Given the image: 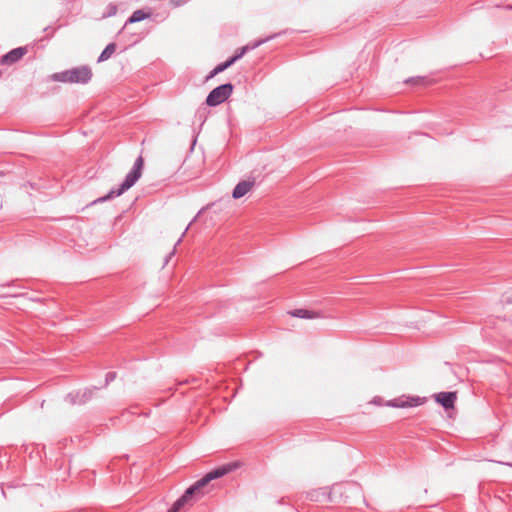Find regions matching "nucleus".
Instances as JSON below:
<instances>
[{
	"label": "nucleus",
	"instance_id": "5",
	"mask_svg": "<svg viewBox=\"0 0 512 512\" xmlns=\"http://www.w3.org/2000/svg\"><path fill=\"white\" fill-rule=\"evenodd\" d=\"M94 391L95 388H86L84 390L71 392L66 396V400L72 405H82L88 402L93 397Z\"/></svg>",
	"mask_w": 512,
	"mask_h": 512
},
{
	"label": "nucleus",
	"instance_id": "3",
	"mask_svg": "<svg viewBox=\"0 0 512 512\" xmlns=\"http://www.w3.org/2000/svg\"><path fill=\"white\" fill-rule=\"evenodd\" d=\"M92 78V70L89 66L83 65L65 70L53 75V79L59 82L86 84Z\"/></svg>",
	"mask_w": 512,
	"mask_h": 512
},
{
	"label": "nucleus",
	"instance_id": "12",
	"mask_svg": "<svg viewBox=\"0 0 512 512\" xmlns=\"http://www.w3.org/2000/svg\"><path fill=\"white\" fill-rule=\"evenodd\" d=\"M277 35H278V34H274V35H271V36L266 37V38H264V39L256 40V41H254V42H252V43H249V44H247V45H245V46H246V48L248 49V51L253 50V49H255V48L259 47L260 45H262V44H264V43L268 42L269 40H271V39L275 38Z\"/></svg>",
	"mask_w": 512,
	"mask_h": 512
},
{
	"label": "nucleus",
	"instance_id": "20",
	"mask_svg": "<svg viewBox=\"0 0 512 512\" xmlns=\"http://www.w3.org/2000/svg\"><path fill=\"white\" fill-rule=\"evenodd\" d=\"M174 254V251H172L171 253H169V255L167 256L166 258V263H168L169 259L172 257V255Z\"/></svg>",
	"mask_w": 512,
	"mask_h": 512
},
{
	"label": "nucleus",
	"instance_id": "18",
	"mask_svg": "<svg viewBox=\"0 0 512 512\" xmlns=\"http://www.w3.org/2000/svg\"><path fill=\"white\" fill-rule=\"evenodd\" d=\"M504 302L507 304H512V295L511 296L507 295L504 299Z\"/></svg>",
	"mask_w": 512,
	"mask_h": 512
},
{
	"label": "nucleus",
	"instance_id": "4",
	"mask_svg": "<svg viewBox=\"0 0 512 512\" xmlns=\"http://www.w3.org/2000/svg\"><path fill=\"white\" fill-rule=\"evenodd\" d=\"M234 86L231 83L222 84L214 88L206 98V104L215 107L225 102L232 94Z\"/></svg>",
	"mask_w": 512,
	"mask_h": 512
},
{
	"label": "nucleus",
	"instance_id": "11",
	"mask_svg": "<svg viewBox=\"0 0 512 512\" xmlns=\"http://www.w3.org/2000/svg\"><path fill=\"white\" fill-rule=\"evenodd\" d=\"M147 14L143 10H136L133 14L128 18L127 23H136L140 22L147 18Z\"/></svg>",
	"mask_w": 512,
	"mask_h": 512
},
{
	"label": "nucleus",
	"instance_id": "15",
	"mask_svg": "<svg viewBox=\"0 0 512 512\" xmlns=\"http://www.w3.org/2000/svg\"><path fill=\"white\" fill-rule=\"evenodd\" d=\"M407 83L411 82L413 84H418V83H426L427 80L425 77H416V78H410L406 81Z\"/></svg>",
	"mask_w": 512,
	"mask_h": 512
},
{
	"label": "nucleus",
	"instance_id": "13",
	"mask_svg": "<svg viewBox=\"0 0 512 512\" xmlns=\"http://www.w3.org/2000/svg\"><path fill=\"white\" fill-rule=\"evenodd\" d=\"M234 64V61H232L231 57L226 60L225 62L223 63H220L218 64L216 67H215V72H223L224 70H226L227 68H229L230 66H232Z\"/></svg>",
	"mask_w": 512,
	"mask_h": 512
},
{
	"label": "nucleus",
	"instance_id": "2",
	"mask_svg": "<svg viewBox=\"0 0 512 512\" xmlns=\"http://www.w3.org/2000/svg\"><path fill=\"white\" fill-rule=\"evenodd\" d=\"M144 166V160L142 156H139L132 167V169L129 171V173L126 175L124 181L117 189H112L109 191V193L103 197H100L94 203L97 202H105L107 200H110L114 197H118L122 195L125 191L130 189L141 177L142 175V169Z\"/></svg>",
	"mask_w": 512,
	"mask_h": 512
},
{
	"label": "nucleus",
	"instance_id": "16",
	"mask_svg": "<svg viewBox=\"0 0 512 512\" xmlns=\"http://www.w3.org/2000/svg\"><path fill=\"white\" fill-rule=\"evenodd\" d=\"M116 377L115 372H109L106 374V384H108L110 381H113Z\"/></svg>",
	"mask_w": 512,
	"mask_h": 512
},
{
	"label": "nucleus",
	"instance_id": "19",
	"mask_svg": "<svg viewBox=\"0 0 512 512\" xmlns=\"http://www.w3.org/2000/svg\"><path fill=\"white\" fill-rule=\"evenodd\" d=\"M188 230V227L185 229L184 233L182 234V236L178 239L176 245H178L181 241H182V237L184 236V234L186 233V231Z\"/></svg>",
	"mask_w": 512,
	"mask_h": 512
},
{
	"label": "nucleus",
	"instance_id": "8",
	"mask_svg": "<svg viewBox=\"0 0 512 512\" xmlns=\"http://www.w3.org/2000/svg\"><path fill=\"white\" fill-rule=\"evenodd\" d=\"M253 185H254V181H249V180L240 181L233 189L232 197L234 199H239V198L243 197L251 190Z\"/></svg>",
	"mask_w": 512,
	"mask_h": 512
},
{
	"label": "nucleus",
	"instance_id": "17",
	"mask_svg": "<svg viewBox=\"0 0 512 512\" xmlns=\"http://www.w3.org/2000/svg\"><path fill=\"white\" fill-rule=\"evenodd\" d=\"M219 73L220 72H215V68H214L213 70L210 71L209 75L207 76V80L213 78L214 76H216Z\"/></svg>",
	"mask_w": 512,
	"mask_h": 512
},
{
	"label": "nucleus",
	"instance_id": "1",
	"mask_svg": "<svg viewBox=\"0 0 512 512\" xmlns=\"http://www.w3.org/2000/svg\"><path fill=\"white\" fill-rule=\"evenodd\" d=\"M234 467L231 465H224L222 467L216 468L211 472L207 473L200 480L196 481L193 485H191L185 493L175 501L168 512H180L187 505H192V503L198 500L205 494L204 488L214 479H218L230 471L233 470Z\"/></svg>",
	"mask_w": 512,
	"mask_h": 512
},
{
	"label": "nucleus",
	"instance_id": "7",
	"mask_svg": "<svg viewBox=\"0 0 512 512\" xmlns=\"http://www.w3.org/2000/svg\"><path fill=\"white\" fill-rule=\"evenodd\" d=\"M456 398L455 392H440L435 396L436 401L445 409L453 408Z\"/></svg>",
	"mask_w": 512,
	"mask_h": 512
},
{
	"label": "nucleus",
	"instance_id": "14",
	"mask_svg": "<svg viewBox=\"0 0 512 512\" xmlns=\"http://www.w3.org/2000/svg\"><path fill=\"white\" fill-rule=\"evenodd\" d=\"M246 52H248V49L246 48V46H243L236 52V54L234 56L231 57L232 61H234V63H235L236 61L241 59L245 55Z\"/></svg>",
	"mask_w": 512,
	"mask_h": 512
},
{
	"label": "nucleus",
	"instance_id": "10",
	"mask_svg": "<svg viewBox=\"0 0 512 512\" xmlns=\"http://www.w3.org/2000/svg\"><path fill=\"white\" fill-rule=\"evenodd\" d=\"M116 50V44L115 43H109L104 50L101 52L100 56L98 57V62H104L108 60L115 52Z\"/></svg>",
	"mask_w": 512,
	"mask_h": 512
},
{
	"label": "nucleus",
	"instance_id": "21",
	"mask_svg": "<svg viewBox=\"0 0 512 512\" xmlns=\"http://www.w3.org/2000/svg\"><path fill=\"white\" fill-rule=\"evenodd\" d=\"M394 406H397V407H404V406H406V404H405V403H400V404H399V403H396V404H394Z\"/></svg>",
	"mask_w": 512,
	"mask_h": 512
},
{
	"label": "nucleus",
	"instance_id": "6",
	"mask_svg": "<svg viewBox=\"0 0 512 512\" xmlns=\"http://www.w3.org/2000/svg\"><path fill=\"white\" fill-rule=\"evenodd\" d=\"M27 50L25 47H18L15 49H12L8 53L2 56L1 58V64L3 65H11L19 61L25 54Z\"/></svg>",
	"mask_w": 512,
	"mask_h": 512
},
{
	"label": "nucleus",
	"instance_id": "9",
	"mask_svg": "<svg viewBox=\"0 0 512 512\" xmlns=\"http://www.w3.org/2000/svg\"><path fill=\"white\" fill-rule=\"evenodd\" d=\"M289 314L293 317L302 319H314L320 317V315L317 312L302 308L290 311Z\"/></svg>",
	"mask_w": 512,
	"mask_h": 512
},
{
	"label": "nucleus",
	"instance_id": "22",
	"mask_svg": "<svg viewBox=\"0 0 512 512\" xmlns=\"http://www.w3.org/2000/svg\"><path fill=\"white\" fill-rule=\"evenodd\" d=\"M501 464H504V465H507V466H512L510 463H505V462H500Z\"/></svg>",
	"mask_w": 512,
	"mask_h": 512
}]
</instances>
